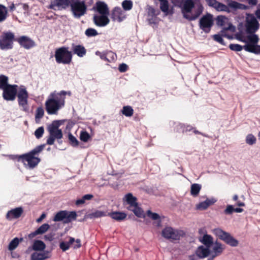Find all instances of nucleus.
<instances>
[{
  "label": "nucleus",
  "mask_w": 260,
  "mask_h": 260,
  "mask_svg": "<svg viewBox=\"0 0 260 260\" xmlns=\"http://www.w3.org/2000/svg\"><path fill=\"white\" fill-rule=\"evenodd\" d=\"M8 84V78L5 75L0 76V89H3Z\"/></svg>",
  "instance_id": "42"
},
{
  "label": "nucleus",
  "mask_w": 260,
  "mask_h": 260,
  "mask_svg": "<svg viewBox=\"0 0 260 260\" xmlns=\"http://www.w3.org/2000/svg\"><path fill=\"white\" fill-rule=\"evenodd\" d=\"M194 6V3L192 0L183 1L182 5L181 7L182 9V13L183 17L188 20H196L202 13V9H199L194 14H192L191 11Z\"/></svg>",
  "instance_id": "4"
},
{
  "label": "nucleus",
  "mask_w": 260,
  "mask_h": 260,
  "mask_svg": "<svg viewBox=\"0 0 260 260\" xmlns=\"http://www.w3.org/2000/svg\"><path fill=\"white\" fill-rule=\"evenodd\" d=\"M183 0H172V3H173L175 6L178 7H181L182 5Z\"/></svg>",
  "instance_id": "59"
},
{
  "label": "nucleus",
  "mask_w": 260,
  "mask_h": 260,
  "mask_svg": "<svg viewBox=\"0 0 260 260\" xmlns=\"http://www.w3.org/2000/svg\"><path fill=\"white\" fill-rule=\"evenodd\" d=\"M202 186L201 184L194 183L190 187V194L193 197H197L201 189Z\"/></svg>",
  "instance_id": "35"
},
{
  "label": "nucleus",
  "mask_w": 260,
  "mask_h": 260,
  "mask_svg": "<svg viewBox=\"0 0 260 260\" xmlns=\"http://www.w3.org/2000/svg\"><path fill=\"white\" fill-rule=\"evenodd\" d=\"M108 16L109 15L101 14L94 15L93 17V22L97 26L104 27L108 25L110 22Z\"/></svg>",
  "instance_id": "19"
},
{
  "label": "nucleus",
  "mask_w": 260,
  "mask_h": 260,
  "mask_svg": "<svg viewBox=\"0 0 260 260\" xmlns=\"http://www.w3.org/2000/svg\"><path fill=\"white\" fill-rule=\"evenodd\" d=\"M228 6L234 9H242L244 6L237 2L231 1L230 3H229Z\"/></svg>",
  "instance_id": "44"
},
{
  "label": "nucleus",
  "mask_w": 260,
  "mask_h": 260,
  "mask_svg": "<svg viewBox=\"0 0 260 260\" xmlns=\"http://www.w3.org/2000/svg\"><path fill=\"white\" fill-rule=\"evenodd\" d=\"M17 98L19 106L22 108L24 111H27L28 110V93L25 88H21L19 89L17 94Z\"/></svg>",
  "instance_id": "14"
},
{
  "label": "nucleus",
  "mask_w": 260,
  "mask_h": 260,
  "mask_svg": "<svg viewBox=\"0 0 260 260\" xmlns=\"http://www.w3.org/2000/svg\"><path fill=\"white\" fill-rule=\"evenodd\" d=\"M209 248H210L206 246H200L197 249L196 253L197 255L201 258L206 257L210 254Z\"/></svg>",
  "instance_id": "27"
},
{
  "label": "nucleus",
  "mask_w": 260,
  "mask_h": 260,
  "mask_svg": "<svg viewBox=\"0 0 260 260\" xmlns=\"http://www.w3.org/2000/svg\"><path fill=\"white\" fill-rule=\"evenodd\" d=\"M107 214V216L117 221L123 220L126 217V214L124 212H108Z\"/></svg>",
  "instance_id": "29"
},
{
  "label": "nucleus",
  "mask_w": 260,
  "mask_h": 260,
  "mask_svg": "<svg viewBox=\"0 0 260 260\" xmlns=\"http://www.w3.org/2000/svg\"><path fill=\"white\" fill-rule=\"evenodd\" d=\"M215 201L209 199H207L204 202H202L197 205V208L199 210H205L208 207L214 203Z\"/></svg>",
  "instance_id": "37"
},
{
  "label": "nucleus",
  "mask_w": 260,
  "mask_h": 260,
  "mask_svg": "<svg viewBox=\"0 0 260 260\" xmlns=\"http://www.w3.org/2000/svg\"><path fill=\"white\" fill-rule=\"evenodd\" d=\"M126 204L128 205L127 207L129 211H133L135 215L138 217L145 218L147 216L153 220L152 224L155 228L161 226V220L160 216L156 213L152 212L150 210L146 211V214H144L143 211L138 206L137 202V198L133 196L131 193H128L125 196Z\"/></svg>",
  "instance_id": "1"
},
{
  "label": "nucleus",
  "mask_w": 260,
  "mask_h": 260,
  "mask_svg": "<svg viewBox=\"0 0 260 260\" xmlns=\"http://www.w3.org/2000/svg\"><path fill=\"white\" fill-rule=\"evenodd\" d=\"M44 114V111L42 107H38L36 110L35 118L36 119L42 118Z\"/></svg>",
  "instance_id": "50"
},
{
  "label": "nucleus",
  "mask_w": 260,
  "mask_h": 260,
  "mask_svg": "<svg viewBox=\"0 0 260 260\" xmlns=\"http://www.w3.org/2000/svg\"><path fill=\"white\" fill-rule=\"evenodd\" d=\"M75 242V239L73 237H70L69 241L68 242H61L59 244L60 248L63 251H66L68 250L71 245H73Z\"/></svg>",
  "instance_id": "34"
},
{
  "label": "nucleus",
  "mask_w": 260,
  "mask_h": 260,
  "mask_svg": "<svg viewBox=\"0 0 260 260\" xmlns=\"http://www.w3.org/2000/svg\"><path fill=\"white\" fill-rule=\"evenodd\" d=\"M19 45L26 49H29L36 46V44L34 40L28 37L23 36L15 39Z\"/></svg>",
  "instance_id": "17"
},
{
  "label": "nucleus",
  "mask_w": 260,
  "mask_h": 260,
  "mask_svg": "<svg viewBox=\"0 0 260 260\" xmlns=\"http://www.w3.org/2000/svg\"><path fill=\"white\" fill-rule=\"evenodd\" d=\"M177 128L179 129L182 131V133L189 132L194 129V128L191 125H185L183 124H179L177 125Z\"/></svg>",
  "instance_id": "43"
},
{
  "label": "nucleus",
  "mask_w": 260,
  "mask_h": 260,
  "mask_svg": "<svg viewBox=\"0 0 260 260\" xmlns=\"http://www.w3.org/2000/svg\"><path fill=\"white\" fill-rule=\"evenodd\" d=\"M107 213V211L95 210L92 213L87 214L86 215V217L90 219L100 218L104 216H107L108 215Z\"/></svg>",
  "instance_id": "31"
},
{
  "label": "nucleus",
  "mask_w": 260,
  "mask_h": 260,
  "mask_svg": "<svg viewBox=\"0 0 260 260\" xmlns=\"http://www.w3.org/2000/svg\"><path fill=\"white\" fill-rule=\"evenodd\" d=\"M45 248V244L39 240H35L32 245V249L35 251H43Z\"/></svg>",
  "instance_id": "33"
},
{
  "label": "nucleus",
  "mask_w": 260,
  "mask_h": 260,
  "mask_svg": "<svg viewBox=\"0 0 260 260\" xmlns=\"http://www.w3.org/2000/svg\"><path fill=\"white\" fill-rule=\"evenodd\" d=\"M213 233L220 240L232 247H236L239 244V241L237 239H235L230 233L221 229H215L213 230Z\"/></svg>",
  "instance_id": "9"
},
{
  "label": "nucleus",
  "mask_w": 260,
  "mask_h": 260,
  "mask_svg": "<svg viewBox=\"0 0 260 260\" xmlns=\"http://www.w3.org/2000/svg\"><path fill=\"white\" fill-rule=\"evenodd\" d=\"M70 5V0H52L48 7L49 9L55 11L67 9Z\"/></svg>",
  "instance_id": "16"
},
{
  "label": "nucleus",
  "mask_w": 260,
  "mask_h": 260,
  "mask_svg": "<svg viewBox=\"0 0 260 260\" xmlns=\"http://www.w3.org/2000/svg\"><path fill=\"white\" fill-rule=\"evenodd\" d=\"M23 212V208L21 207H17L9 211L6 216L9 220L19 218Z\"/></svg>",
  "instance_id": "21"
},
{
  "label": "nucleus",
  "mask_w": 260,
  "mask_h": 260,
  "mask_svg": "<svg viewBox=\"0 0 260 260\" xmlns=\"http://www.w3.org/2000/svg\"><path fill=\"white\" fill-rule=\"evenodd\" d=\"M69 140L70 144L73 147L78 146L79 142L78 140L71 133L69 134Z\"/></svg>",
  "instance_id": "47"
},
{
  "label": "nucleus",
  "mask_w": 260,
  "mask_h": 260,
  "mask_svg": "<svg viewBox=\"0 0 260 260\" xmlns=\"http://www.w3.org/2000/svg\"><path fill=\"white\" fill-rule=\"evenodd\" d=\"M233 212H234V208L232 205H228L224 211V214L226 215H231Z\"/></svg>",
  "instance_id": "56"
},
{
  "label": "nucleus",
  "mask_w": 260,
  "mask_h": 260,
  "mask_svg": "<svg viewBox=\"0 0 260 260\" xmlns=\"http://www.w3.org/2000/svg\"><path fill=\"white\" fill-rule=\"evenodd\" d=\"M227 30H229V29H224V28H222V30H221L220 31V32H219V34L223 37H228L227 34H226V31Z\"/></svg>",
  "instance_id": "63"
},
{
  "label": "nucleus",
  "mask_w": 260,
  "mask_h": 260,
  "mask_svg": "<svg viewBox=\"0 0 260 260\" xmlns=\"http://www.w3.org/2000/svg\"><path fill=\"white\" fill-rule=\"evenodd\" d=\"M71 11L75 17L80 18L84 15L87 10V7L84 1L80 2L79 0L73 3L70 2Z\"/></svg>",
  "instance_id": "10"
},
{
  "label": "nucleus",
  "mask_w": 260,
  "mask_h": 260,
  "mask_svg": "<svg viewBox=\"0 0 260 260\" xmlns=\"http://www.w3.org/2000/svg\"><path fill=\"white\" fill-rule=\"evenodd\" d=\"M45 145L44 144L37 146L29 152L22 155H13L12 159L16 160L19 162H21L24 165H27L30 168H34L41 161V159L38 156L43 150Z\"/></svg>",
  "instance_id": "3"
},
{
  "label": "nucleus",
  "mask_w": 260,
  "mask_h": 260,
  "mask_svg": "<svg viewBox=\"0 0 260 260\" xmlns=\"http://www.w3.org/2000/svg\"><path fill=\"white\" fill-rule=\"evenodd\" d=\"M244 49L249 52L259 54L260 52V46L252 44H248L243 46Z\"/></svg>",
  "instance_id": "30"
},
{
  "label": "nucleus",
  "mask_w": 260,
  "mask_h": 260,
  "mask_svg": "<svg viewBox=\"0 0 260 260\" xmlns=\"http://www.w3.org/2000/svg\"><path fill=\"white\" fill-rule=\"evenodd\" d=\"M185 235L182 230H175L171 227H166L164 229V237L171 241H177Z\"/></svg>",
  "instance_id": "12"
},
{
  "label": "nucleus",
  "mask_w": 260,
  "mask_h": 260,
  "mask_svg": "<svg viewBox=\"0 0 260 260\" xmlns=\"http://www.w3.org/2000/svg\"><path fill=\"white\" fill-rule=\"evenodd\" d=\"M164 13H165L166 15L173 13V12L170 11L169 9L168 2L167 0H164Z\"/></svg>",
  "instance_id": "53"
},
{
  "label": "nucleus",
  "mask_w": 260,
  "mask_h": 260,
  "mask_svg": "<svg viewBox=\"0 0 260 260\" xmlns=\"http://www.w3.org/2000/svg\"><path fill=\"white\" fill-rule=\"evenodd\" d=\"M90 138V135L86 131H82L81 132L80 139L82 141L87 142Z\"/></svg>",
  "instance_id": "45"
},
{
  "label": "nucleus",
  "mask_w": 260,
  "mask_h": 260,
  "mask_svg": "<svg viewBox=\"0 0 260 260\" xmlns=\"http://www.w3.org/2000/svg\"><path fill=\"white\" fill-rule=\"evenodd\" d=\"M121 112L126 117H131L134 114V110L130 106H124L123 107Z\"/></svg>",
  "instance_id": "38"
},
{
  "label": "nucleus",
  "mask_w": 260,
  "mask_h": 260,
  "mask_svg": "<svg viewBox=\"0 0 260 260\" xmlns=\"http://www.w3.org/2000/svg\"><path fill=\"white\" fill-rule=\"evenodd\" d=\"M72 50L74 54H76L80 57H82L86 54V48L82 45H76L72 44Z\"/></svg>",
  "instance_id": "24"
},
{
  "label": "nucleus",
  "mask_w": 260,
  "mask_h": 260,
  "mask_svg": "<svg viewBox=\"0 0 260 260\" xmlns=\"http://www.w3.org/2000/svg\"><path fill=\"white\" fill-rule=\"evenodd\" d=\"M17 85L8 84L3 90V98L6 101H14L17 95Z\"/></svg>",
  "instance_id": "15"
},
{
  "label": "nucleus",
  "mask_w": 260,
  "mask_h": 260,
  "mask_svg": "<svg viewBox=\"0 0 260 260\" xmlns=\"http://www.w3.org/2000/svg\"><path fill=\"white\" fill-rule=\"evenodd\" d=\"M128 66L123 63L119 65L118 70L120 72H125L128 70Z\"/></svg>",
  "instance_id": "57"
},
{
  "label": "nucleus",
  "mask_w": 260,
  "mask_h": 260,
  "mask_svg": "<svg viewBox=\"0 0 260 260\" xmlns=\"http://www.w3.org/2000/svg\"><path fill=\"white\" fill-rule=\"evenodd\" d=\"M46 216V215L45 213H43L40 217L37 219V222L39 223L41 222Z\"/></svg>",
  "instance_id": "64"
},
{
  "label": "nucleus",
  "mask_w": 260,
  "mask_h": 260,
  "mask_svg": "<svg viewBox=\"0 0 260 260\" xmlns=\"http://www.w3.org/2000/svg\"><path fill=\"white\" fill-rule=\"evenodd\" d=\"M8 17V9L4 5L0 4V22L5 21Z\"/></svg>",
  "instance_id": "39"
},
{
  "label": "nucleus",
  "mask_w": 260,
  "mask_h": 260,
  "mask_svg": "<svg viewBox=\"0 0 260 260\" xmlns=\"http://www.w3.org/2000/svg\"><path fill=\"white\" fill-rule=\"evenodd\" d=\"M201 241L205 246L210 248L213 243V239L211 235L205 234L203 237Z\"/></svg>",
  "instance_id": "36"
},
{
  "label": "nucleus",
  "mask_w": 260,
  "mask_h": 260,
  "mask_svg": "<svg viewBox=\"0 0 260 260\" xmlns=\"http://www.w3.org/2000/svg\"><path fill=\"white\" fill-rule=\"evenodd\" d=\"M85 34L88 37H91L97 36L98 35V32L94 28H88L85 30Z\"/></svg>",
  "instance_id": "46"
},
{
  "label": "nucleus",
  "mask_w": 260,
  "mask_h": 260,
  "mask_svg": "<svg viewBox=\"0 0 260 260\" xmlns=\"http://www.w3.org/2000/svg\"><path fill=\"white\" fill-rule=\"evenodd\" d=\"M133 6V2L131 0H124L122 3V6L125 11L131 10Z\"/></svg>",
  "instance_id": "40"
},
{
  "label": "nucleus",
  "mask_w": 260,
  "mask_h": 260,
  "mask_svg": "<svg viewBox=\"0 0 260 260\" xmlns=\"http://www.w3.org/2000/svg\"><path fill=\"white\" fill-rule=\"evenodd\" d=\"M246 31L248 34L254 33L259 28V23L256 19L253 16L246 20Z\"/></svg>",
  "instance_id": "18"
},
{
  "label": "nucleus",
  "mask_w": 260,
  "mask_h": 260,
  "mask_svg": "<svg viewBox=\"0 0 260 260\" xmlns=\"http://www.w3.org/2000/svg\"><path fill=\"white\" fill-rule=\"evenodd\" d=\"M44 133V129L43 126L39 127L35 132V135L37 139L42 137Z\"/></svg>",
  "instance_id": "51"
},
{
  "label": "nucleus",
  "mask_w": 260,
  "mask_h": 260,
  "mask_svg": "<svg viewBox=\"0 0 260 260\" xmlns=\"http://www.w3.org/2000/svg\"><path fill=\"white\" fill-rule=\"evenodd\" d=\"M50 257L49 252L45 251L42 253L34 252L31 254L30 260H45Z\"/></svg>",
  "instance_id": "28"
},
{
  "label": "nucleus",
  "mask_w": 260,
  "mask_h": 260,
  "mask_svg": "<svg viewBox=\"0 0 260 260\" xmlns=\"http://www.w3.org/2000/svg\"><path fill=\"white\" fill-rule=\"evenodd\" d=\"M256 138L252 134H248L246 138V142L247 144L252 145L255 143Z\"/></svg>",
  "instance_id": "48"
},
{
  "label": "nucleus",
  "mask_w": 260,
  "mask_h": 260,
  "mask_svg": "<svg viewBox=\"0 0 260 260\" xmlns=\"http://www.w3.org/2000/svg\"><path fill=\"white\" fill-rule=\"evenodd\" d=\"M216 23L218 26H222L223 28L229 29L231 31L235 30V27L229 22V19L223 16H218L216 18Z\"/></svg>",
  "instance_id": "20"
},
{
  "label": "nucleus",
  "mask_w": 260,
  "mask_h": 260,
  "mask_svg": "<svg viewBox=\"0 0 260 260\" xmlns=\"http://www.w3.org/2000/svg\"><path fill=\"white\" fill-rule=\"evenodd\" d=\"M214 24L213 15L207 13L200 20L199 26L205 33H209Z\"/></svg>",
  "instance_id": "13"
},
{
  "label": "nucleus",
  "mask_w": 260,
  "mask_h": 260,
  "mask_svg": "<svg viewBox=\"0 0 260 260\" xmlns=\"http://www.w3.org/2000/svg\"><path fill=\"white\" fill-rule=\"evenodd\" d=\"M93 9L101 15H109L110 12L107 5L101 1L97 2Z\"/></svg>",
  "instance_id": "22"
},
{
  "label": "nucleus",
  "mask_w": 260,
  "mask_h": 260,
  "mask_svg": "<svg viewBox=\"0 0 260 260\" xmlns=\"http://www.w3.org/2000/svg\"><path fill=\"white\" fill-rule=\"evenodd\" d=\"M216 10L219 11L229 12V7L224 4L218 3Z\"/></svg>",
  "instance_id": "52"
},
{
  "label": "nucleus",
  "mask_w": 260,
  "mask_h": 260,
  "mask_svg": "<svg viewBox=\"0 0 260 260\" xmlns=\"http://www.w3.org/2000/svg\"><path fill=\"white\" fill-rule=\"evenodd\" d=\"M75 242L76 243L75 244L73 245V248L75 249L79 248L81 247V240L79 239H77L76 240L75 239Z\"/></svg>",
  "instance_id": "60"
},
{
  "label": "nucleus",
  "mask_w": 260,
  "mask_h": 260,
  "mask_svg": "<svg viewBox=\"0 0 260 260\" xmlns=\"http://www.w3.org/2000/svg\"><path fill=\"white\" fill-rule=\"evenodd\" d=\"M212 38L214 39V40H215L217 42L222 45L224 44L223 42V40L222 39V37L219 34L213 35Z\"/></svg>",
  "instance_id": "55"
},
{
  "label": "nucleus",
  "mask_w": 260,
  "mask_h": 260,
  "mask_svg": "<svg viewBox=\"0 0 260 260\" xmlns=\"http://www.w3.org/2000/svg\"><path fill=\"white\" fill-rule=\"evenodd\" d=\"M145 16L148 23L153 27L156 26L161 19L158 17L160 14V9H155L151 6L147 5L145 8Z\"/></svg>",
  "instance_id": "7"
},
{
  "label": "nucleus",
  "mask_w": 260,
  "mask_h": 260,
  "mask_svg": "<svg viewBox=\"0 0 260 260\" xmlns=\"http://www.w3.org/2000/svg\"><path fill=\"white\" fill-rule=\"evenodd\" d=\"M224 246L222 245L221 243L219 242H216L213 247V252L214 253L213 255V257H215L220 255L224 249Z\"/></svg>",
  "instance_id": "32"
},
{
  "label": "nucleus",
  "mask_w": 260,
  "mask_h": 260,
  "mask_svg": "<svg viewBox=\"0 0 260 260\" xmlns=\"http://www.w3.org/2000/svg\"><path fill=\"white\" fill-rule=\"evenodd\" d=\"M60 126L59 121L54 120L48 127V131L49 133V136L47 140V144L53 145L55 139L60 140L62 138L63 134L61 129H59Z\"/></svg>",
  "instance_id": "5"
},
{
  "label": "nucleus",
  "mask_w": 260,
  "mask_h": 260,
  "mask_svg": "<svg viewBox=\"0 0 260 260\" xmlns=\"http://www.w3.org/2000/svg\"><path fill=\"white\" fill-rule=\"evenodd\" d=\"M84 203H85V201H84L83 198L82 197L81 199H78L76 201V205L77 206H79L80 205L83 204Z\"/></svg>",
  "instance_id": "61"
},
{
  "label": "nucleus",
  "mask_w": 260,
  "mask_h": 260,
  "mask_svg": "<svg viewBox=\"0 0 260 260\" xmlns=\"http://www.w3.org/2000/svg\"><path fill=\"white\" fill-rule=\"evenodd\" d=\"M230 49L235 51H240L243 48V46L239 44H232L229 46Z\"/></svg>",
  "instance_id": "54"
},
{
  "label": "nucleus",
  "mask_w": 260,
  "mask_h": 260,
  "mask_svg": "<svg viewBox=\"0 0 260 260\" xmlns=\"http://www.w3.org/2000/svg\"><path fill=\"white\" fill-rule=\"evenodd\" d=\"M14 41H15V39L13 33L11 32L3 33L0 38V48L2 49H12Z\"/></svg>",
  "instance_id": "11"
},
{
  "label": "nucleus",
  "mask_w": 260,
  "mask_h": 260,
  "mask_svg": "<svg viewBox=\"0 0 260 260\" xmlns=\"http://www.w3.org/2000/svg\"><path fill=\"white\" fill-rule=\"evenodd\" d=\"M111 18L113 21L118 22L122 21L124 16L121 9L119 7H115L112 11Z\"/></svg>",
  "instance_id": "25"
},
{
  "label": "nucleus",
  "mask_w": 260,
  "mask_h": 260,
  "mask_svg": "<svg viewBox=\"0 0 260 260\" xmlns=\"http://www.w3.org/2000/svg\"><path fill=\"white\" fill-rule=\"evenodd\" d=\"M247 39L252 44L256 45L258 41V38L256 35L252 34L247 36Z\"/></svg>",
  "instance_id": "49"
},
{
  "label": "nucleus",
  "mask_w": 260,
  "mask_h": 260,
  "mask_svg": "<svg viewBox=\"0 0 260 260\" xmlns=\"http://www.w3.org/2000/svg\"><path fill=\"white\" fill-rule=\"evenodd\" d=\"M95 54L99 56L102 59L109 62L114 61L115 60V57L116 56V54L112 51L101 52L98 51L95 52Z\"/></svg>",
  "instance_id": "23"
},
{
  "label": "nucleus",
  "mask_w": 260,
  "mask_h": 260,
  "mask_svg": "<svg viewBox=\"0 0 260 260\" xmlns=\"http://www.w3.org/2000/svg\"><path fill=\"white\" fill-rule=\"evenodd\" d=\"M82 197L83 198L84 201H85L86 200H91L93 197V196L92 194H87L84 195Z\"/></svg>",
  "instance_id": "62"
},
{
  "label": "nucleus",
  "mask_w": 260,
  "mask_h": 260,
  "mask_svg": "<svg viewBox=\"0 0 260 260\" xmlns=\"http://www.w3.org/2000/svg\"><path fill=\"white\" fill-rule=\"evenodd\" d=\"M19 242V240L18 238H15L13 239L9 244V250L12 251L16 248L18 246Z\"/></svg>",
  "instance_id": "41"
},
{
  "label": "nucleus",
  "mask_w": 260,
  "mask_h": 260,
  "mask_svg": "<svg viewBox=\"0 0 260 260\" xmlns=\"http://www.w3.org/2000/svg\"><path fill=\"white\" fill-rule=\"evenodd\" d=\"M218 3L216 0H208L209 5L216 9H217Z\"/></svg>",
  "instance_id": "58"
},
{
  "label": "nucleus",
  "mask_w": 260,
  "mask_h": 260,
  "mask_svg": "<svg viewBox=\"0 0 260 260\" xmlns=\"http://www.w3.org/2000/svg\"><path fill=\"white\" fill-rule=\"evenodd\" d=\"M50 228V225L48 223H44L41 225L35 232L31 233L28 235L29 239H32L38 235L43 234L47 232Z\"/></svg>",
  "instance_id": "26"
},
{
  "label": "nucleus",
  "mask_w": 260,
  "mask_h": 260,
  "mask_svg": "<svg viewBox=\"0 0 260 260\" xmlns=\"http://www.w3.org/2000/svg\"><path fill=\"white\" fill-rule=\"evenodd\" d=\"M71 92L61 90L54 91L50 93L45 103V110L49 115H57L58 111L64 107L65 99L67 94L70 95Z\"/></svg>",
  "instance_id": "2"
},
{
  "label": "nucleus",
  "mask_w": 260,
  "mask_h": 260,
  "mask_svg": "<svg viewBox=\"0 0 260 260\" xmlns=\"http://www.w3.org/2000/svg\"><path fill=\"white\" fill-rule=\"evenodd\" d=\"M54 56L57 63L68 64L72 61L73 55L68 47H61L56 49Z\"/></svg>",
  "instance_id": "6"
},
{
  "label": "nucleus",
  "mask_w": 260,
  "mask_h": 260,
  "mask_svg": "<svg viewBox=\"0 0 260 260\" xmlns=\"http://www.w3.org/2000/svg\"><path fill=\"white\" fill-rule=\"evenodd\" d=\"M77 216L75 211L61 210L56 213L53 220L55 222L62 221L63 223H69L76 220Z\"/></svg>",
  "instance_id": "8"
}]
</instances>
